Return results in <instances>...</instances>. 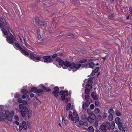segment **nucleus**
Masks as SVG:
<instances>
[{
  "instance_id": "53",
  "label": "nucleus",
  "mask_w": 132,
  "mask_h": 132,
  "mask_svg": "<svg viewBox=\"0 0 132 132\" xmlns=\"http://www.w3.org/2000/svg\"><path fill=\"white\" fill-rule=\"evenodd\" d=\"M38 38V39L40 41H41L42 40V39L40 35H38L37 36Z\"/></svg>"
},
{
  "instance_id": "63",
  "label": "nucleus",
  "mask_w": 132,
  "mask_h": 132,
  "mask_svg": "<svg viewBox=\"0 0 132 132\" xmlns=\"http://www.w3.org/2000/svg\"><path fill=\"white\" fill-rule=\"evenodd\" d=\"M95 104L96 106H98L99 105V102L97 101H96L95 102Z\"/></svg>"
},
{
  "instance_id": "9",
  "label": "nucleus",
  "mask_w": 132,
  "mask_h": 132,
  "mask_svg": "<svg viewBox=\"0 0 132 132\" xmlns=\"http://www.w3.org/2000/svg\"><path fill=\"white\" fill-rule=\"evenodd\" d=\"M89 104L90 103L89 102H86L85 103H84L82 106L83 109L86 110V107H88Z\"/></svg>"
},
{
  "instance_id": "38",
  "label": "nucleus",
  "mask_w": 132,
  "mask_h": 132,
  "mask_svg": "<svg viewBox=\"0 0 132 132\" xmlns=\"http://www.w3.org/2000/svg\"><path fill=\"white\" fill-rule=\"evenodd\" d=\"M21 41L23 43L25 42V40L24 38L22 36L19 37Z\"/></svg>"
},
{
  "instance_id": "48",
  "label": "nucleus",
  "mask_w": 132,
  "mask_h": 132,
  "mask_svg": "<svg viewBox=\"0 0 132 132\" xmlns=\"http://www.w3.org/2000/svg\"><path fill=\"white\" fill-rule=\"evenodd\" d=\"M73 114L74 117H78V114L76 111H74L73 112Z\"/></svg>"
},
{
  "instance_id": "32",
  "label": "nucleus",
  "mask_w": 132,
  "mask_h": 132,
  "mask_svg": "<svg viewBox=\"0 0 132 132\" xmlns=\"http://www.w3.org/2000/svg\"><path fill=\"white\" fill-rule=\"evenodd\" d=\"M21 92L22 93L27 94L28 91L26 89H22L21 91Z\"/></svg>"
},
{
  "instance_id": "36",
  "label": "nucleus",
  "mask_w": 132,
  "mask_h": 132,
  "mask_svg": "<svg viewBox=\"0 0 132 132\" xmlns=\"http://www.w3.org/2000/svg\"><path fill=\"white\" fill-rule=\"evenodd\" d=\"M90 90L89 89H85V93L86 94H89L90 93Z\"/></svg>"
},
{
  "instance_id": "10",
  "label": "nucleus",
  "mask_w": 132,
  "mask_h": 132,
  "mask_svg": "<svg viewBox=\"0 0 132 132\" xmlns=\"http://www.w3.org/2000/svg\"><path fill=\"white\" fill-rule=\"evenodd\" d=\"M0 29L2 33L4 35L7 36L8 35L6 29L4 28V26L3 27H1Z\"/></svg>"
},
{
  "instance_id": "33",
  "label": "nucleus",
  "mask_w": 132,
  "mask_h": 132,
  "mask_svg": "<svg viewBox=\"0 0 132 132\" xmlns=\"http://www.w3.org/2000/svg\"><path fill=\"white\" fill-rule=\"evenodd\" d=\"M10 115V112L9 110H7L5 111V116L4 117H7L8 116Z\"/></svg>"
},
{
  "instance_id": "1",
  "label": "nucleus",
  "mask_w": 132,
  "mask_h": 132,
  "mask_svg": "<svg viewBox=\"0 0 132 132\" xmlns=\"http://www.w3.org/2000/svg\"><path fill=\"white\" fill-rule=\"evenodd\" d=\"M59 87L56 86L54 88V90L53 92V94L57 99L59 100L60 97L58 96V93H59V94L61 96V99L63 101H64L65 99V96H66V91L65 90L64 91L62 90L59 92Z\"/></svg>"
},
{
  "instance_id": "34",
  "label": "nucleus",
  "mask_w": 132,
  "mask_h": 132,
  "mask_svg": "<svg viewBox=\"0 0 132 132\" xmlns=\"http://www.w3.org/2000/svg\"><path fill=\"white\" fill-rule=\"evenodd\" d=\"M88 131L90 132H93L94 131V129L93 127L92 126H90L88 128Z\"/></svg>"
},
{
  "instance_id": "8",
  "label": "nucleus",
  "mask_w": 132,
  "mask_h": 132,
  "mask_svg": "<svg viewBox=\"0 0 132 132\" xmlns=\"http://www.w3.org/2000/svg\"><path fill=\"white\" fill-rule=\"evenodd\" d=\"M35 21L37 23L40 25H45V22H43L40 20L38 17H36L35 18Z\"/></svg>"
},
{
  "instance_id": "15",
  "label": "nucleus",
  "mask_w": 132,
  "mask_h": 132,
  "mask_svg": "<svg viewBox=\"0 0 132 132\" xmlns=\"http://www.w3.org/2000/svg\"><path fill=\"white\" fill-rule=\"evenodd\" d=\"M100 128V130L103 132H105L106 130L104 125H101Z\"/></svg>"
},
{
  "instance_id": "19",
  "label": "nucleus",
  "mask_w": 132,
  "mask_h": 132,
  "mask_svg": "<svg viewBox=\"0 0 132 132\" xmlns=\"http://www.w3.org/2000/svg\"><path fill=\"white\" fill-rule=\"evenodd\" d=\"M4 116L3 113L2 112H0V121L4 120L5 118L3 117Z\"/></svg>"
},
{
  "instance_id": "12",
  "label": "nucleus",
  "mask_w": 132,
  "mask_h": 132,
  "mask_svg": "<svg viewBox=\"0 0 132 132\" xmlns=\"http://www.w3.org/2000/svg\"><path fill=\"white\" fill-rule=\"evenodd\" d=\"M104 125L106 129L109 130L110 129V125L109 122H106Z\"/></svg>"
},
{
  "instance_id": "21",
  "label": "nucleus",
  "mask_w": 132,
  "mask_h": 132,
  "mask_svg": "<svg viewBox=\"0 0 132 132\" xmlns=\"http://www.w3.org/2000/svg\"><path fill=\"white\" fill-rule=\"evenodd\" d=\"M15 45L19 50H22L23 49L20 46V45L16 42L15 43Z\"/></svg>"
},
{
  "instance_id": "41",
  "label": "nucleus",
  "mask_w": 132,
  "mask_h": 132,
  "mask_svg": "<svg viewBox=\"0 0 132 132\" xmlns=\"http://www.w3.org/2000/svg\"><path fill=\"white\" fill-rule=\"evenodd\" d=\"M61 56V55L60 54H59L58 53H56L55 54H54L52 56V58H55L58 55Z\"/></svg>"
},
{
  "instance_id": "11",
  "label": "nucleus",
  "mask_w": 132,
  "mask_h": 132,
  "mask_svg": "<svg viewBox=\"0 0 132 132\" xmlns=\"http://www.w3.org/2000/svg\"><path fill=\"white\" fill-rule=\"evenodd\" d=\"M19 107L20 109H23L25 111L28 110L27 107L26 106H24L22 104H20L19 105Z\"/></svg>"
},
{
  "instance_id": "59",
  "label": "nucleus",
  "mask_w": 132,
  "mask_h": 132,
  "mask_svg": "<svg viewBox=\"0 0 132 132\" xmlns=\"http://www.w3.org/2000/svg\"><path fill=\"white\" fill-rule=\"evenodd\" d=\"M88 82L92 84L93 83V81L91 79H89L88 80Z\"/></svg>"
},
{
  "instance_id": "60",
  "label": "nucleus",
  "mask_w": 132,
  "mask_h": 132,
  "mask_svg": "<svg viewBox=\"0 0 132 132\" xmlns=\"http://www.w3.org/2000/svg\"><path fill=\"white\" fill-rule=\"evenodd\" d=\"M37 105H38L37 103L36 102H35L34 104V108H36L37 106Z\"/></svg>"
},
{
  "instance_id": "39",
  "label": "nucleus",
  "mask_w": 132,
  "mask_h": 132,
  "mask_svg": "<svg viewBox=\"0 0 132 132\" xmlns=\"http://www.w3.org/2000/svg\"><path fill=\"white\" fill-rule=\"evenodd\" d=\"M88 60L87 59H84L80 60L79 62L80 63H83L86 62Z\"/></svg>"
},
{
  "instance_id": "17",
  "label": "nucleus",
  "mask_w": 132,
  "mask_h": 132,
  "mask_svg": "<svg viewBox=\"0 0 132 132\" xmlns=\"http://www.w3.org/2000/svg\"><path fill=\"white\" fill-rule=\"evenodd\" d=\"M89 117L92 120H93L96 118V116L93 113H91Z\"/></svg>"
},
{
  "instance_id": "25",
  "label": "nucleus",
  "mask_w": 132,
  "mask_h": 132,
  "mask_svg": "<svg viewBox=\"0 0 132 132\" xmlns=\"http://www.w3.org/2000/svg\"><path fill=\"white\" fill-rule=\"evenodd\" d=\"M89 64L88 63H86L83 64H81L80 67L81 66L82 68H86L87 67L88 65Z\"/></svg>"
},
{
  "instance_id": "24",
  "label": "nucleus",
  "mask_w": 132,
  "mask_h": 132,
  "mask_svg": "<svg viewBox=\"0 0 132 132\" xmlns=\"http://www.w3.org/2000/svg\"><path fill=\"white\" fill-rule=\"evenodd\" d=\"M115 124L114 122L112 121L111 122V125H110V128L112 129L114 128L115 127Z\"/></svg>"
},
{
  "instance_id": "42",
  "label": "nucleus",
  "mask_w": 132,
  "mask_h": 132,
  "mask_svg": "<svg viewBox=\"0 0 132 132\" xmlns=\"http://www.w3.org/2000/svg\"><path fill=\"white\" fill-rule=\"evenodd\" d=\"M116 114L118 116H119L121 115V112L119 110H117L116 111Z\"/></svg>"
},
{
  "instance_id": "3",
  "label": "nucleus",
  "mask_w": 132,
  "mask_h": 132,
  "mask_svg": "<svg viewBox=\"0 0 132 132\" xmlns=\"http://www.w3.org/2000/svg\"><path fill=\"white\" fill-rule=\"evenodd\" d=\"M8 30L9 32L11 35L10 36H7L6 37V40L9 43L12 44L14 43V42L15 41V36H13V35L12 34V33H13V32L11 29L9 27L8 28Z\"/></svg>"
},
{
  "instance_id": "2",
  "label": "nucleus",
  "mask_w": 132,
  "mask_h": 132,
  "mask_svg": "<svg viewBox=\"0 0 132 132\" xmlns=\"http://www.w3.org/2000/svg\"><path fill=\"white\" fill-rule=\"evenodd\" d=\"M81 65L80 64H75L73 63H70L69 62L67 61V69L68 70L69 68H70L71 69H73V72L76 71L78 70L80 67Z\"/></svg>"
},
{
  "instance_id": "18",
  "label": "nucleus",
  "mask_w": 132,
  "mask_h": 132,
  "mask_svg": "<svg viewBox=\"0 0 132 132\" xmlns=\"http://www.w3.org/2000/svg\"><path fill=\"white\" fill-rule=\"evenodd\" d=\"M0 21L4 25L6 26L7 27L8 26L7 23L5 19L3 18H0Z\"/></svg>"
},
{
  "instance_id": "47",
  "label": "nucleus",
  "mask_w": 132,
  "mask_h": 132,
  "mask_svg": "<svg viewBox=\"0 0 132 132\" xmlns=\"http://www.w3.org/2000/svg\"><path fill=\"white\" fill-rule=\"evenodd\" d=\"M87 120L89 122L92 123L93 122V120H92L90 118H89V117L87 118Z\"/></svg>"
},
{
  "instance_id": "31",
  "label": "nucleus",
  "mask_w": 132,
  "mask_h": 132,
  "mask_svg": "<svg viewBox=\"0 0 132 132\" xmlns=\"http://www.w3.org/2000/svg\"><path fill=\"white\" fill-rule=\"evenodd\" d=\"M102 119V116L101 115H98L97 116L96 119V120L99 121L101 120Z\"/></svg>"
},
{
  "instance_id": "64",
  "label": "nucleus",
  "mask_w": 132,
  "mask_h": 132,
  "mask_svg": "<svg viewBox=\"0 0 132 132\" xmlns=\"http://www.w3.org/2000/svg\"><path fill=\"white\" fill-rule=\"evenodd\" d=\"M45 90L49 92L50 91V89L49 88H45Z\"/></svg>"
},
{
  "instance_id": "50",
  "label": "nucleus",
  "mask_w": 132,
  "mask_h": 132,
  "mask_svg": "<svg viewBox=\"0 0 132 132\" xmlns=\"http://www.w3.org/2000/svg\"><path fill=\"white\" fill-rule=\"evenodd\" d=\"M69 36L72 37H73L74 36V35L70 33H67V36Z\"/></svg>"
},
{
  "instance_id": "30",
  "label": "nucleus",
  "mask_w": 132,
  "mask_h": 132,
  "mask_svg": "<svg viewBox=\"0 0 132 132\" xmlns=\"http://www.w3.org/2000/svg\"><path fill=\"white\" fill-rule=\"evenodd\" d=\"M89 67L91 68H92L94 67V66L95 64L93 62H91L90 63H89Z\"/></svg>"
},
{
  "instance_id": "28",
  "label": "nucleus",
  "mask_w": 132,
  "mask_h": 132,
  "mask_svg": "<svg viewBox=\"0 0 132 132\" xmlns=\"http://www.w3.org/2000/svg\"><path fill=\"white\" fill-rule=\"evenodd\" d=\"M12 117H11L10 115L8 116L7 117H5V118L7 119V120L10 121H11L12 120Z\"/></svg>"
},
{
  "instance_id": "27",
  "label": "nucleus",
  "mask_w": 132,
  "mask_h": 132,
  "mask_svg": "<svg viewBox=\"0 0 132 132\" xmlns=\"http://www.w3.org/2000/svg\"><path fill=\"white\" fill-rule=\"evenodd\" d=\"M32 111L30 110H29L28 111V115L29 118H30L32 115Z\"/></svg>"
},
{
  "instance_id": "52",
  "label": "nucleus",
  "mask_w": 132,
  "mask_h": 132,
  "mask_svg": "<svg viewBox=\"0 0 132 132\" xmlns=\"http://www.w3.org/2000/svg\"><path fill=\"white\" fill-rule=\"evenodd\" d=\"M43 90L40 89H37L36 92L38 93H40L42 92Z\"/></svg>"
},
{
  "instance_id": "7",
  "label": "nucleus",
  "mask_w": 132,
  "mask_h": 132,
  "mask_svg": "<svg viewBox=\"0 0 132 132\" xmlns=\"http://www.w3.org/2000/svg\"><path fill=\"white\" fill-rule=\"evenodd\" d=\"M43 59V61L46 63H49L52 62L53 60L51 59V56H45L43 57H42Z\"/></svg>"
},
{
  "instance_id": "13",
  "label": "nucleus",
  "mask_w": 132,
  "mask_h": 132,
  "mask_svg": "<svg viewBox=\"0 0 132 132\" xmlns=\"http://www.w3.org/2000/svg\"><path fill=\"white\" fill-rule=\"evenodd\" d=\"M115 122L117 124L121 125L122 124L120 122V119L118 117H117L115 119Z\"/></svg>"
},
{
  "instance_id": "45",
  "label": "nucleus",
  "mask_w": 132,
  "mask_h": 132,
  "mask_svg": "<svg viewBox=\"0 0 132 132\" xmlns=\"http://www.w3.org/2000/svg\"><path fill=\"white\" fill-rule=\"evenodd\" d=\"M71 106L70 103H68L67 105V110H68L69 109Z\"/></svg>"
},
{
  "instance_id": "43",
  "label": "nucleus",
  "mask_w": 132,
  "mask_h": 132,
  "mask_svg": "<svg viewBox=\"0 0 132 132\" xmlns=\"http://www.w3.org/2000/svg\"><path fill=\"white\" fill-rule=\"evenodd\" d=\"M42 30L43 31L44 30V29L43 28H41L40 30H38L37 31V36L40 35V30Z\"/></svg>"
},
{
  "instance_id": "14",
  "label": "nucleus",
  "mask_w": 132,
  "mask_h": 132,
  "mask_svg": "<svg viewBox=\"0 0 132 132\" xmlns=\"http://www.w3.org/2000/svg\"><path fill=\"white\" fill-rule=\"evenodd\" d=\"M91 95L92 97L94 100H97V97L95 93L94 92H92V93Z\"/></svg>"
},
{
  "instance_id": "54",
  "label": "nucleus",
  "mask_w": 132,
  "mask_h": 132,
  "mask_svg": "<svg viewBox=\"0 0 132 132\" xmlns=\"http://www.w3.org/2000/svg\"><path fill=\"white\" fill-rule=\"evenodd\" d=\"M14 114V112L13 111H12L10 113V115L11 116V117H13V116Z\"/></svg>"
},
{
  "instance_id": "29",
  "label": "nucleus",
  "mask_w": 132,
  "mask_h": 132,
  "mask_svg": "<svg viewBox=\"0 0 132 132\" xmlns=\"http://www.w3.org/2000/svg\"><path fill=\"white\" fill-rule=\"evenodd\" d=\"M37 88L35 87H33L31 89L30 92L34 93L36 92Z\"/></svg>"
},
{
  "instance_id": "37",
  "label": "nucleus",
  "mask_w": 132,
  "mask_h": 132,
  "mask_svg": "<svg viewBox=\"0 0 132 132\" xmlns=\"http://www.w3.org/2000/svg\"><path fill=\"white\" fill-rule=\"evenodd\" d=\"M20 96V95L18 93H16L15 94L14 97L15 98H17L19 97Z\"/></svg>"
},
{
  "instance_id": "55",
  "label": "nucleus",
  "mask_w": 132,
  "mask_h": 132,
  "mask_svg": "<svg viewBox=\"0 0 132 132\" xmlns=\"http://www.w3.org/2000/svg\"><path fill=\"white\" fill-rule=\"evenodd\" d=\"M62 121L63 123H64L65 124H66V123H65L66 121H65V120L64 119V116H63V117H62Z\"/></svg>"
},
{
  "instance_id": "35",
  "label": "nucleus",
  "mask_w": 132,
  "mask_h": 132,
  "mask_svg": "<svg viewBox=\"0 0 132 132\" xmlns=\"http://www.w3.org/2000/svg\"><path fill=\"white\" fill-rule=\"evenodd\" d=\"M114 112V110L112 108H111L108 110V113L109 114H112Z\"/></svg>"
},
{
  "instance_id": "40",
  "label": "nucleus",
  "mask_w": 132,
  "mask_h": 132,
  "mask_svg": "<svg viewBox=\"0 0 132 132\" xmlns=\"http://www.w3.org/2000/svg\"><path fill=\"white\" fill-rule=\"evenodd\" d=\"M94 111V112L96 114H98L100 112V109L98 108H96L95 109Z\"/></svg>"
},
{
  "instance_id": "44",
  "label": "nucleus",
  "mask_w": 132,
  "mask_h": 132,
  "mask_svg": "<svg viewBox=\"0 0 132 132\" xmlns=\"http://www.w3.org/2000/svg\"><path fill=\"white\" fill-rule=\"evenodd\" d=\"M98 121H97V120H95V122L94 123V126L95 127H97L98 126Z\"/></svg>"
},
{
  "instance_id": "57",
  "label": "nucleus",
  "mask_w": 132,
  "mask_h": 132,
  "mask_svg": "<svg viewBox=\"0 0 132 132\" xmlns=\"http://www.w3.org/2000/svg\"><path fill=\"white\" fill-rule=\"evenodd\" d=\"M107 114L106 113H104L103 115V118H105L107 116Z\"/></svg>"
},
{
  "instance_id": "6",
  "label": "nucleus",
  "mask_w": 132,
  "mask_h": 132,
  "mask_svg": "<svg viewBox=\"0 0 132 132\" xmlns=\"http://www.w3.org/2000/svg\"><path fill=\"white\" fill-rule=\"evenodd\" d=\"M16 129L19 131H21L23 128L25 130L27 129V126L26 122L24 121L22 123H20L19 125V129L16 127Z\"/></svg>"
},
{
  "instance_id": "20",
  "label": "nucleus",
  "mask_w": 132,
  "mask_h": 132,
  "mask_svg": "<svg viewBox=\"0 0 132 132\" xmlns=\"http://www.w3.org/2000/svg\"><path fill=\"white\" fill-rule=\"evenodd\" d=\"M21 52L26 55L28 56L29 55V53L26 52L25 50L22 49V50L20 51Z\"/></svg>"
},
{
  "instance_id": "23",
  "label": "nucleus",
  "mask_w": 132,
  "mask_h": 132,
  "mask_svg": "<svg viewBox=\"0 0 132 132\" xmlns=\"http://www.w3.org/2000/svg\"><path fill=\"white\" fill-rule=\"evenodd\" d=\"M27 111H24L22 110H21L20 111V112L21 114V115L22 116V117H24L26 115V113L27 112Z\"/></svg>"
},
{
  "instance_id": "61",
  "label": "nucleus",
  "mask_w": 132,
  "mask_h": 132,
  "mask_svg": "<svg viewBox=\"0 0 132 132\" xmlns=\"http://www.w3.org/2000/svg\"><path fill=\"white\" fill-rule=\"evenodd\" d=\"M15 119L16 120H19V118L18 116L17 115H15L14 116Z\"/></svg>"
},
{
  "instance_id": "16",
  "label": "nucleus",
  "mask_w": 132,
  "mask_h": 132,
  "mask_svg": "<svg viewBox=\"0 0 132 132\" xmlns=\"http://www.w3.org/2000/svg\"><path fill=\"white\" fill-rule=\"evenodd\" d=\"M79 120V118L78 117H74L72 119V121L75 123L78 122Z\"/></svg>"
},
{
  "instance_id": "5",
  "label": "nucleus",
  "mask_w": 132,
  "mask_h": 132,
  "mask_svg": "<svg viewBox=\"0 0 132 132\" xmlns=\"http://www.w3.org/2000/svg\"><path fill=\"white\" fill-rule=\"evenodd\" d=\"M56 60L57 61L59 65L62 66V68L63 69H66V61L65 62L62 60L61 58L57 57L56 59Z\"/></svg>"
},
{
  "instance_id": "56",
  "label": "nucleus",
  "mask_w": 132,
  "mask_h": 132,
  "mask_svg": "<svg viewBox=\"0 0 132 132\" xmlns=\"http://www.w3.org/2000/svg\"><path fill=\"white\" fill-rule=\"evenodd\" d=\"M22 103L24 105H26L27 104L26 101L25 100H23L22 102Z\"/></svg>"
},
{
  "instance_id": "62",
  "label": "nucleus",
  "mask_w": 132,
  "mask_h": 132,
  "mask_svg": "<svg viewBox=\"0 0 132 132\" xmlns=\"http://www.w3.org/2000/svg\"><path fill=\"white\" fill-rule=\"evenodd\" d=\"M90 108L91 109H93L94 108V104H92L90 105Z\"/></svg>"
},
{
  "instance_id": "4",
  "label": "nucleus",
  "mask_w": 132,
  "mask_h": 132,
  "mask_svg": "<svg viewBox=\"0 0 132 132\" xmlns=\"http://www.w3.org/2000/svg\"><path fill=\"white\" fill-rule=\"evenodd\" d=\"M30 57L36 62L43 61L42 57H39L37 55L34 54H32L30 55Z\"/></svg>"
},
{
  "instance_id": "46",
  "label": "nucleus",
  "mask_w": 132,
  "mask_h": 132,
  "mask_svg": "<svg viewBox=\"0 0 132 132\" xmlns=\"http://www.w3.org/2000/svg\"><path fill=\"white\" fill-rule=\"evenodd\" d=\"M90 96L88 95H86L85 96V98L86 100L88 101L89 100Z\"/></svg>"
},
{
  "instance_id": "22",
  "label": "nucleus",
  "mask_w": 132,
  "mask_h": 132,
  "mask_svg": "<svg viewBox=\"0 0 132 132\" xmlns=\"http://www.w3.org/2000/svg\"><path fill=\"white\" fill-rule=\"evenodd\" d=\"M113 116L112 114H111L109 115L108 117V120L110 121H111L113 119Z\"/></svg>"
},
{
  "instance_id": "49",
  "label": "nucleus",
  "mask_w": 132,
  "mask_h": 132,
  "mask_svg": "<svg viewBox=\"0 0 132 132\" xmlns=\"http://www.w3.org/2000/svg\"><path fill=\"white\" fill-rule=\"evenodd\" d=\"M39 86L40 87L42 88V89H45V86L43 84H40L39 85Z\"/></svg>"
},
{
  "instance_id": "51",
  "label": "nucleus",
  "mask_w": 132,
  "mask_h": 132,
  "mask_svg": "<svg viewBox=\"0 0 132 132\" xmlns=\"http://www.w3.org/2000/svg\"><path fill=\"white\" fill-rule=\"evenodd\" d=\"M18 102L19 103H22L23 100L20 98H19L17 99Z\"/></svg>"
},
{
  "instance_id": "26",
  "label": "nucleus",
  "mask_w": 132,
  "mask_h": 132,
  "mask_svg": "<svg viewBox=\"0 0 132 132\" xmlns=\"http://www.w3.org/2000/svg\"><path fill=\"white\" fill-rule=\"evenodd\" d=\"M85 87L86 88L89 89H91L92 87L91 85H90L88 83L86 84Z\"/></svg>"
},
{
  "instance_id": "58",
  "label": "nucleus",
  "mask_w": 132,
  "mask_h": 132,
  "mask_svg": "<svg viewBox=\"0 0 132 132\" xmlns=\"http://www.w3.org/2000/svg\"><path fill=\"white\" fill-rule=\"evenodd\" d=\"M99 69L98 67H97L95 70V72L96 73H97L98 72V71Z\"/></svg>"
}]
</instances>
